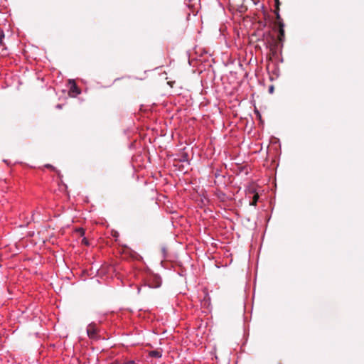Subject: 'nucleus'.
<instances>
[{"label":"nucleus","instance_id":"nucleus-12","mask_svg":"<svg viewBox=\"0 0 364 364\" xmlns=\"http://www.w3.org/2000/svg\"><path fill=\"white\" fill-rule=\"evenodd\" d=\"M273 91H274V87L272 85V86H270V87H269V92L270 93H272V92H273Z\"/></svg>","mask_w":364,"mask_h":364},{"label":"nucleus","instance_id":"nucleus-1","mask_svg":"<svg viewBox=\"0 0 364 364\" xmlns=\"http://www.w3.org/2000/svg\"><path fill=\"white\" fill-rule=\"evenodd\" d=\"M277 26L279 28V34L277 38L272 37V43L270 45V49L273 53H276L278 48L282 47L283 42L284 41V24L283 21H279L277 23Z\"/></svg>","mask_w":364,"mask_h":364},{"label":"nucleus","instance_id":"nucleus-8","mask_svg":"<svg viewBox=\"0 0 364 364\" xmlns=\"http://www.w3.org/2000/svg\"><path fill=\"white\" fill-rule=\"evenodd\" d=\"M70 90H71L72 92H75L77 94H80V90L77 88V87L75 85H74L71 87Z\"/></svg>","mask_w":364,"mask_h":364},{"label":"nucleus","instance_id":"nucleus-5","mask_svg":"<svg viewBox=\"0 0 364 364\" xmlns=\"http://www.w3.org/2000/svg\"><path fill=\"white\" fill-rule=\"evenodd\" d=\"M274 12L276 15V19H277V21H275V25L277 26L278 22L282 21V20L280 14H279V10L274 9Z\"/></svg>","mask_w":364,"mask_h":364},{"label":"nucleus","instance_id":"nucleus-11","mask_svg":"<svg viewBox=\"0 0 364 364\" xmlns=\"http://www.w3.org/2000/svg\"><path fill=\"white\" fill-rule=\"evenodd\" d=\"M82 243H83L85 245H89L88 240L85 237H84L82 240Z\"/></svg>","mask_w":364,"mask_h":364},{"label":"nucleus","instance_id":"nucleus-9","mask_svg":"<svg viewBox=\"0 0 364 364\" xmlns=\"http://www.w3.org/2000/svg\"><path fill=\"white\" fill-rule=\"evenodd\" d=\"M4 38V33L3 32L0 33V47L4 45L3 38Z\"/></svg>","mask_w":364,"mask_h":364},{"label":"nucleus","instance_id":"nucleus-6","mask_svg":"<svg viewBox=\"0 0 364 364\" xmlns=\"http://www.w3.org/2000/svg\"><path fill=\"white\" fill-rule=\"evenodd\" d=\"M258 198H259L258 194L257 193L255 194L253 196L252 200L250 203V205H256Z\"/></svg>","mask_w":364,"mask_h":364},{"label":"nucleus","instance_id":"nucleus-2","mask_svg":"<svg viewBox=\"0 0 364 364\" xmlns=\"http://www.w3.org/2000/svg\"><path fill=\"white\" fill-rule=\"evenodd\" d=\"M99 329L96 323H91L87 326V333L90 338L93 340H97L99 338L98 335Z\"/></svg>","mask_w":364,"mask_h":364},{"label":"nucleus","instance_id":"nucleus-7","mask_svg":"<svg viewBox=\"0 0 364 364\" xmlns=\"http://www.w3.org/2000/svg\"><path fill=\"white\" fill-rule=\"evenodd\" d=\"M75 232L76 234L79 235L81 237H82L85 235V230L83 228H77Z\"/></svg>","mask_w":364,"mask_h":364},{"label":"nucleus","instance_id":"nucleus-10","mask_svg":"<svg viewBox=\"0 0 364 364\" xmlns=\"http://www.w3.org/2000/svg\"><path fill=\"white\" fill-rule=\"evenodd\" d=\"M275 1V9L279 10L280 1L279 0H274Z\"/></svg>","mask_w":364,"mask_h":364},{"label":"nucleus","instance_id":"nucleus-13","mask_svg":"<svg viewBox=\"0 0 364 364\" xmlns=\"http://www.w3.org/2000/svg\"><path fill=\"white\" fill-rule=\"evenodd\" d=\"M255 112L257 114V116H259V117H261L260 114L257 110H256Z\"/></svg>","mask_w":364,"mask_h":364},{"label":"nucleus","instance_id":"nucleus-4","mask_svg":"<svg viewBox=\"0 0 364 364\" xmlns=\"http://www.w3.org/2000/svg\"><path fill=\"white\" fill-rule=\"evenodd\" d=\"M149 355L153 358H159L161 357V351L159 350H151L149 352Z\"/></svg>","mask_w":364,"mask_h":364},{"label":"nucleus","instance_id":"nucleus-3","mask_svg":"<svg viewBox=\"0 0 364 364\" xmlns=\"http://www.w3.org/2000/svg\"><path fill=\"white\" fill-rule=\"evenodd\" d=\"M149 286L151 288H158L161 284V279L159 276H152L149 282Z\"/></svg>","mask_w":364,"mask_h":364}]
</instances>
